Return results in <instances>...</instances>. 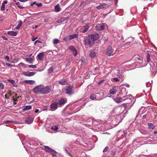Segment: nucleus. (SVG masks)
I'll return each instance as SVG.
<instances>
[{
    "instance_id": "f257e3e1",
    "label": "nucleus",
    "mask_w": 157,
    "mask_h": 157,
    "mask_svg": "<svg viewBox=\"0 0 157 157\" xmlns=\"http://www.w3.org/2000/svg\"><path fill=\"white\" fill-rule=\"evenodd\" d=\"M51 87L48 86H44L43 85L37 86L33 89V91L35 93L45 94L49 93L51 90Z\"/></svg>"
},
{
    "instance_id": "f03ea898",
    "label": "nucleus",
    "mask_w": 157,
    "mask_h": 157,
    "mask_svg": "<svg viewBox=\"0 0 157 157\" xmlns=\"http://www.w3.org/2000/svg\"><path fill=\"white\" fill-rule=\"evenodd\" d=\"M132 60L135 62L134 63L137 67H142L146 66L147 64L143 63L142 58L138 56H134L132 58Z\"/></svg>"
},
{
    "instance_id": "7ed1b4c3",
    "label": "nucleus",
    "mask_w": 157,
    "mask_h": 157,
    "mask_svg": "<svg viewBox=\"0 0 157 157\" xmlns=\"http://www.w3.org/2000/svg\"><path fill=\"white\" fill-rule=\"evenodd\" d=\"M123 98L124 99H123L122 98L117 97L114 99V100L116 103H121L122 101H124V100L127 99H128V102L129 103L131 102L132 99H134V98L132 97V95H129L124 96Z\"/></svg>"
},
{
    "instance_id": "20e7f679",
    "label": "nucleus",
    "mask_w": 157,
    "mask_h": 157,
    "mask_svg": "<svg viewBox=\"0 0 157 157\" xmlns=\"http://www.w3.org/2000/svg\"><path fill=\"white\" fill-rule=\"evenodd\" d=\"M150 65L151 73L154 75H155L157 73V60H151Z\"/></svg>"
},
{
    "instance_id": "39448f33",
    "label": "nucleus",
    "mask_w": 157,
    "mask_h": 157,
    "mask_svg": "<svg viewBox=\"0 0 157 157\" xmlns=\"http://www.w3.org/2000/svg\"><path fill=\"white\" fill-rule=\"evenodd\" d=\"M86 121L87 123L84 125L90 128H92L93 126L97 125V121L91 118H87L86 120Z\"/></svg>"
},
{
    "instance_id": "423d86ee",
    "label": "nucleus",
    "mask_w": 157,
    "mask_h": 157,
    "mask_svg": "<svg viewBox=\"0 0 157 157\" xmlns=\"http://www.w3.org/2000/svg\"><path fill=\"white\" fill-rule=\"evenodd\" d=\"M64 89L65 92L69 95H71L74 93L73 87L72 86H66Z\"/></svg>"
},
{
    "instance_id": "0eeeda50",
    "label": "nucleus",
    "mask_w": 157,
    "mask_h": 157,
    "mask_svg": "<svg viewBox=\"0 0 157 157\" xmlns=\"http://www.w3.org/2000/svg\"><path fill=\"white\" fill-rule=\"evenodd\" d=\"M143 141L140 140L138 139H137L134 140L132 143V146L133 147L134 149H136L137 147H139L141 145L144 144Z\"/></svg>"
},
{
    "instance_id": "6e6552de",
    "label": "nucleus",
    "mask_w": 157,
    "mask_h": 157,
    "mask_svg": "<svg viewBox=\"0 0 157 157\" xmlns=\"http://www.w3.org/2000/svg\"><path fill=\"white\" fill-rule=\"evenodd\" d=\"M84 42V44L86 45H92L94 44L93 41L92 40L89 35L85 38Z\"/></svg>"
},
{
    "instance_id": "1a4fd4ad",
    "label": "nucleus",
    "mask_w": 157,
    "mask_h": 157,
    "mask_svg": "<svg viewBox=\"0 0 157 157\" xmlns=\"http://www.w3.org/2000/svg\"><path fill=\"white\" fill-rule=\"evenodd\" d=\"M107 25L104 24H98L96 25L95 28L97 30H102L105 29V27Z\"/></svg>"
},
{
    "instance_id": "9d476101",
    "label": "nucleus",
    "mask_w": 157,
    "mask_h": 157,
    "mask_svg": "<svg viewBox=\"0 0 157 157\" xmlns=\"http://www.w3.org/2000/svg\"><path fill=\"white\" fill-rule=\"evenodd\" d=\"M58 105V102H53L50 105V110L52 111L56 110L57 109Z\"/></svg>"
},
{
    "instance_id": "9b49d317",
    "label": "nucleus",
    "mask_w": 157,
    "mask_h": 157,
    "mask_svg": "<svg viewBox=\"0 0 157 157\" xmlns=\"http://www.w3.org/2000/svg\"><path fill=\"white\" fill-rule=\"evenodd\" d=\"M114 49L112 48L110 46H109L106 49V53L107 55L109 56H111L113 55Z\"/></svg>"
},
{
    "instance_id": "f8f14e48",
    "label": "nucleus",
    "mask_w": 157,
    "mask_h": 157,
    "mask_svg": "<svg viewBox=\"0 0 157 157\" xmlns=\"http://www.w3.org/2000/svg\"><path fill=\"white\" fill-rule=\"evenodd\" d=\"M93 42L97 40L99 38V35L97 33L89 35Z\"/></svg>"
},
{
    "instance_id": "ddd939ff",
    "label": "nucleus",
    "mask_w": 157,
    "mask_h": 157,
    "mask_svg": "<svg viewBox=\"0 0 157 157\" xmlns=\"http://www.w3.org/2000/svg\"><path fill=\"white\" fill-rule=\"evenodd\" d=\"M36 73V72H29V71H27V72H22V74L23 75H24L26 76H28V77H30L31 76H32L34 75Z\"/></svg>"
},
{
    "instance_id": "4468645a",
    "label": "nucleus",
    "mask_w": 157,
    "mask_h": 157,
    "mask_svg": "<svg viewBox=\"0 0 157 157\" xmlns=\"http://www.w3.org/2000/svg\"><path fill=\"white\" fill-rule=\"evenodd\" d=\"M67 100L64 99L62 98L59 101L58 104L60 107L62 106L66 102Z\"/></svg>"
},
{
    "instance_id": "2eb2a0df",
    "label": "nucleus",
    "mask_w": 157,
    "mask_h": 157,
    "mask_svg": "<svg viewBox=\"0 0 157 157\" xmlns=\"http://www.w3.org/2000/svg\"><path fill=\"white\" fill-rule=\"evenodd\" d=\"M44 52H42L39 53L37 56V57L38 58L37 60L38 61H41L44 58Z\"/></svg>"
},
{
    "instance_id": "dca6fc26",
    "label": "nucleus",
    "mask_w": 157,
    "mask_h": 157,
    "mask_svg": "<svg viewBox=\"0 0 157 157\" xmlns=\"http://www.w3.org/2000/svg\"><path fill=\"white\" fill-rule=\"evenodd\" d=\"M120 89H121V92L120 93V94L121 95H123L124 94L126 95L127 93V92L126 91V88L125 87H122V88L121 87H120Z\"/></svg>"
},
{
    "instance_id": "f3484780",
    "label": "nucleus",
    "mask_w": 157,
    "mask_h": 157,
    "mask_svg": "<svg viewBox=\"0 0 157 157\" xmlns=\"http://www.w3.org/2000/svg\"><path fill=\"white\" fill-rule=\"evenodd\" d=\"M33 121V118L30 117H28L25 120L26 123L29 124H31Z\"/></svg>"
},
{
    "instance_id": "a211bd4d",
    "label": "nucleus",
    "mask_w": 157,
    "mask_h": 157,
    "mask_svg": "<svg viewBox=\"0 0 157 157\" xmlns=\"http://www.w3.org/2000/svg\"><path fill=\"white\" fill-rule=\"evenodd\" d=\"M7 34L8 35L12 36H16L17 34V32L13 31H8L7 33Z\"/></svg>"
},
{
    "instance_id": "6ab92c4d",
    "label": "nucleus",
    "mask_w": 157,
    "mask_h": 157,
    "mask_svg": "<svg viewBox=\"0 0 157 157\" xmlns=\"http://www.w3.org/2000/svg\"><path fill=\"white\" fill-rule=\"evenodd\" d=\"M106 5L107 4L106 3L102 4L101 5L98 6L97 7V8L98 10H100L105 8Z\"/></svg>"
},
{
    "instance_id": "aec40b11",
    "label": "nucleus",
    "mask_w": 157,
    "mask_h": 157,
    "mask_svg": "<svg viewBox=\"0 0 157 157\" xmlns=\"http://www.w3.org/2000/svg\"><path fill=\"white\" fill-rule=\"evenodd\" d=\"M24 82L30 85H33L34 84L35 81L33 80H25L24 81Z\"/></svg>"
},
{
    "instance_id": "412c9836",
    "label": "nucleus",
    "mask_w": 157,
    "mask_h": 157,
    "mask_svg": "<svg viewBox=\"0 0 157 157\" xmlns=\"http://www.w3.org/2000/svg\"><path fill=\"white\" fill-rule=\"evenodd\" d=\"M96 98V100H100L102 99V97L100 94L98 93L95 94Z\"/></svg>"
},
{
    "instance_id": "4be33fe9",
    "label": "nucleus",
    "mask_w": 157,
    "mask_h": 157,
    "mask_svg": "<svg viewBox=\"0 0 157 157\" xmlns=\"http://www.w3.org/2000/svg\"><path fill=\"white\" fill-rule=\"evenodd\" d=\"M96 55L95 52L94 50H90V56L91 58L94 57Z\"/></svg>"
},
{
    "instance_id": "5701e85b",
    "label": "nucleus",
    "mask_w": 157,
    "mask_h": 157,
    "mask_svg": "<svg viewBox=\"0 0 157 157\" xmlns=\"http://www.w3.org/2000/svg\"><path fill=\"white\" fill-rule=\"evenodd\" d=\"M61 8L59 4L56 5L55 7V10L56 12H58L60 11Z\"/></svg>"
},
{
    "instance_id": "b1692460",
    "label": "nucleus",
    "mask_w": 157,
    "mask_h": 157,
    "mask_svg": "<svg viewBox=\"0 0 157 157\" xmlns=\"http://www.w3.org/2000/svg\"><path fill=\"white\" fill-rule=\"evenodd\" d=\"M89 28V26L88 25H86L84 27V29L82 31V32L83 33H86Z\"/></svg>"
},
{
    "instance_id": "393cba45",
    "label": "nucleus",
    "mask_w": 157,
    "mask_h": 157,
    "mask_svg": "<svg viewBox=\"0 0 157 157\" xmlns=\"http://www.w3.org/2000/svg\"><path fill=\"white\" fill-rule=\"evenodd\" d=\"M32 108V106L31 105H26L23 108L22 110L23 111H26L31 109Z\"/></svg>"
},
{
    "instance_id": "a878e982",
    "label": "nucleus",
    "mask_w": 157,
    "mask_h": 157,
    "mask_svg": "<svg viewBox=\"0 0 157 157\" xmlns=\"http://www.w3.org/2000/svg\"><path fill=\"white\" fill-rule=\"evenodd\" d=\"M147 126H148V129H152L155 127V126L151 123H148L147 124Z\"/></svg>"
},
{
    "instance_id": "bb28decb",
    "label": "nucleus",
    "mask_w": 157,
    "mask_h": 157,
    "mask_svg": "<svg viewBox=\"0 0 157 157\" xmlns=\"http://www.w3.org/2000/svg\"><path fill=\"white\" fill-rule=\"evenodd\" d=\"M45 151L49 153H50L52 149L48 146H44V147Z\"/></svg>"
},
{
    "instance_id": "cd10ccee",
    "label": "nucleus",
    "mask_w": 157,
    "mask_h": 157,
    "mask_svg": "<svg viewBox=\"0 0 157 157\" xmlns=\"http://www.w3.org/2000/svg\"><path fill=\"white\" fill-rule=\"evenodd\" d=\"M117 92L116 89H114V88H112L109 91V93L112 95L114 94Z\"/></svg>"
},
{
    "instance_id": "c85d7f7f",
    "label": "nucleus",
    "mask_w": 157,
    "mask_h": 157,
    "mask_svg": "<svg viewBox=\"0 0 157 157\" xmlns=\"http://www.w3.org/2000/svg\"><path fill=\"white\" fill-rule=\"evenodd\" d=\"M25 60L30 63H31L33 62V59L31 58H26Z\"/></svg>"
},
{
    "instance_id": "c756f323",
    "label": "nucleus",
    "mask_w": 157,
    "mask_h": 157,
    "mask_svg": "<svg viewBox=\"0 0 157 157\" xmlns=\"http://www.w3.org/2000/svg\"><path fill=\"white\" fill-rule=\"evenodd\" d=\"M70 36L71 40L74 38H77L78 37V34L76 33H75Z\"/></svg>"
},
{
    "instance_id": "7c9ffc66",
    "label": "nucleus",
    "mask_w": 157,
    "mask_h": 157,
    "mask_svg": "<svg viewBox=\"0 0 157 157\" xmlns=\"http://www.w3.org/2000/svg\"><path fill=\"white\" fill-rule=\"evenodd\" d=\"M4 123L5 124H8V123H13L16 124H17V122L14 121H4Z\"/></svg>"
},
{
    "instance_id": "2f4dec72",
    "label": "nucleus",
    "mask_w": 157,
    "mask_h": 157,
    "mask_svg": "<svg viewBox=\"0 0 157 157\" xmlns=\"http://www.w3.org/2000/svg\"><path fill=\"white\" fill-rule=\"evenodd\" d=\"M22 21H19V23L15 27V29H18L20 28L21 27L22 24Z\"/></svg>"
},
{
    "instance_id": "473e14b6",
    "label": "nucleus",
    "mask_w": 157,
    "mask_h": 157,
    "mask_svg": "<svg viewBox=\"0 0 157 157\" xmlns=\"http://www.w3.org/2000/svg\"><path fill=\"white\" fill-rule=\"evenodd\" d=\"M51 128L52 130H54L55 131H57L58 129V125H53L51 127Z\"/></svg>"
},
{
    "instance_id": "72a5a7b5",
    "label": "nucleus",
    "mask_w": 157,
    "mask_h": 157,
    "mask_svg": "<svg viewBox=\"0 0 157 157\" xmlns=\"http://www.w3.org/2000/svg\"><path fill=\"white\" fill-rule=\"evenodd\" d=\"M59 84H60L62 85H65L67 84V82L66 80H60L59 81Z\"/></svg>"
},
{
    "instance_id": "f704fd0d",
    "label": "nucleus",
    "mask_w": 157,
    "mask_h": 157,
    "mask_svg": "<svg viewBox=\"0 0 157 157\" xmlns=\"http://www.w3.org/2000/svg\"><path fill=\"white\" fill-rule=\"evenodd\" d=\"M70 40H71V39L70 35L66 36L63 39V40L65 41H68Z\"/></svg>"
},
{
    "instance_id": "c9c22d12",
    "label": "nucleus",
    "mask_w": 157,
    "mask_h": 157,
    "mask_svg": "<svg viewBox=\"0 0 157 157\" xmlns=\"http://www.w3.org/2000/svg\"><path fill=\"white\" fill-rule=\"evenodd\" d=\"M90 98L92 100H96V98L95 94H93L90 95Z\"/></svg>"
},
{
    "instance_id": "e433bc0d",
    "label": "nucleus",
    "mask_w": 157,
    "mask_h": 157,
    "mask_svg": "<svg viewBox=\"0 0 157 157\" xmlns=\"http://www.w3.org/2000/svg\"><path fill=\"white\" fill-rule=\"evenodd\" d=\"M69 49L72 52H74L76 49L75 47L73 46H70L69 47Z\"/></svg>"
},
{
    "instance_id": "4c0bfd02",
    "label": "nucleus",
    "mask_w": 157,
    "mask_h": 157,
    "mask_svg": "<svg viewBox=\"0 0 157 157\" xmlns=\"http://www.w3.org/2000/svg\"><path fill=\"white\" fill-rule=\"evenodd\" d=\"M50 153H51L53 156H56L57 154L56 151L52 149Z\"/></svg>"
},
{
    "instance_id": "58836bf2",
    "label": "nucleus",
    "mask_w": 157,
    "mask_h": 157,
    "mask_svg": "<svg viewBox=\"0 0 157 157\" xmlns=\"http://www.w3.org/2000/svg\"><path fill=\"white\" fill-rule=\"evenodd\" d=\"M131 43V41H127L124 44V46L125 47H128V46L130 45Z\"/></svg>"
},
{
    "instance_id": "ea45409f",
    "label": "nucleus",
    "mask_w": 157,
    "mask_h": 157,
    "mask_svg": "<svg viewBox=\"0 0 157 157\" xmlns=\"http://www.w3.org/2000/svg\"><path fill=\"white\" fill-rule=\"evenodd\" d=\"M16 5L18 6L20 9H22L24 8V7H23L21 5L20 3L19 2H17L16 3Z\"/></svg>"
},
{
    "instance_id": "a19ab883",
    "label": "nucleus",
    "mask_w": 157,
    "mask_h": 157,
    "mask_svg": "<svg viewBox=\"0 0 157 157\" xmlns=\"http://www.w3.org/2000/svg\"><path fill=\"white\" fill-rule=\"evenodd\" d=\"M69 17H61L60 19L61 21V22H62L65 21L67 20L69 18Z\"/></svg>"
},
{
    "instance_id": "79ce46f5",
    "label": "nucleus",
    "mask_w": 157,
    "mask_h": 157,
    "mask_svg": "<svg viewBox=\"0 0 157 157\" xmlns=\"http://www.w3.org/2000/svg\"><path fill=\"white\" fill-rule=\"evenodd\" d=\"M146 58L147 62H149L150 60V55L148 53H147V54Z\"/></svg>"
},
{
    "instance_id": "37998d69",
    "label": "nucleus",
    "mask_w": 157,
    "mask_h": 157,
    "mask_svg": "<svg viewBox=\"0 0 157 157\" xmlns=\"http://www.w3.org/2000/svg\"><path fill=\"white\" fill-rule=\"evenodd\" d=\"M48 107L47 105L43 106L42 107V110L45 111L48 110Z\"/></svg>"
},
{
    "instance_id": "c03bdc74",
    "label": "nucleus",
    "mask_w": 157,
    "mask_h": 157,
    "mask_svg": "<svg viewBox=\"0 0 157 157\" xmlns=\"http://www.w3.org/2000/svg\"><path fill=\"white\" fill-rule=\"evenodd\" d=\"M122 86H125L129 88L130 87V85L129 84L127 83H125V84H123L121 85L120 86V87H121Z\"/></svg>"
},
{
    "instance_id": "a18cd8bd",
    "label": "nucleus",
    "mask_w": 157,
    "mask_h": 157,
    "mask_svg": "<svg viewBox=\"0 0 157 157\" xmlns=\"http://www.w3.org/2000/svg\"><path fill=\"white\" fill-rule=\"evenodd\" d=\"M59 42V40L58 39H55L53 40V43L54 44H57Z\"/></svg>"
},
{
    "instance_id": "49530a36",
    "label": "nucleus",
    "mask_w": 157,
    "mask_h": 157,
    "mask_svg": "<svg viewBox=\"0 0 157 157\" xmlns=\"http://www.w3.org/2000/svg\"><path fill=\"white\" fill-rule=\"evenodd\" d=\"M117 76L119 77V78H121L122 77V74H121L119 71H117Z\"/></svg>"
},
{
    "instance_id": "de8ad7c7",
    "label": "nucleus",
    "mask_w": 157,
    "mask_h": 157,
    "mask_svg": "<svg viewBox=\"0 0 157 157\" xmlns=\"http://www.w3.org/2000/svg\"><path fill=\"white\" fill-rule=\"evenodd\" d=\"M128 132V130L127 129H126L123 131V132L124 137H126Z\"/></svg>"
},
{
    "instance_id": "09e8293b",
    "label": "nucleus",
    "mask_w": 157,
    "mask_h": 157,
    "mask_svg": "<svg viewBox=\"0 0 157 157\" xmlns=\"http://www.w3.org/2000/svg\"><path fill=\"white\" fill-rule=\"evenodd\" d=\"M134 38L132 37H130L128 38L127 40V41H131V42L133 40Z\"/></svg>"
},
{
    "instance_id": "8fccbe9b",
    "label": "nucleus",
    "mask_w": 157,
    "mask_h": 157,
    "mask_svg": "<svg viewBox=\"0 0 157 157\" xmlns=\"http://www.w3.org/2000/svg\"><path fill=\"white\" fill-rule=\"evenodd\" d=\"M128 104V103H123L122 104V105L124 108H127Z\"/></svg>"
},
{
    "instance_id": "3c124183",
    "label": "nucleus",
    "mask_w": 157,
    "mask_h": 157,
    "mask_svg": "<svg viewBox=\"0 0 157 157\" xmlns=\"http://www.w3.org/2000/svg\"><path fill=\"white\" fill-rule=\"evenodd\" d=\"M1 10L3 11L5 10V5L4 3L2 4V6L1 7Z\"/></svg>"
},
{
    "instance_id": "603ef678",
    "label": "nucleus",
    "mask_w": 157,
    "mask_h": 157,
    "mask_svg": "<svg viewBox=\"0 0 157 157\" xmlns=\"http://www.w3.org/2000/svg\"><path fill=\"white\" fill-rule=\"evenodd\" d=\"M28 67L29 68H36V65H29Z\"/></svg>"
},
{
    "instance_id": "864d4df0",
    "label": "nucleus",
    "mask_w": 157,
    "mask_h": 157,
    "mask_svg": "<svg viewBox=\"0 0 157 157\" xmlns=\"http://www.w3.org/2000/svg\"><path fill=\"white\" fill-rule=\"evenodd\" d=\"M73 52V55L74 56H76L77 55L78 53H77V52L76 49L75 51H74V52Z\"/></svg>"
},
{
    "instance_id": "5fc2aeb1",
    "label": "nucleus",
    "mask_w": 157,
    "mask_h": 157,
    "mask_svg": "<svg viewBox=\"0 0 157 157\" xmlns=\"http://www.w3.org/2000/svg\"><path fill=\"white\" fill-rule=\"evenodd\" d=\"M53 68L52 67H50L48 70V72L49 73H51L53 71Z\"/></svg>"
},
{
    "instance_id": "6e6d98bb",
    "label": "nucleus",
    "mask_w": 157,
    "mask_h": 157,
    "mask_svg": "<svg viewBox=\"0 0 157 157\" xmlns=\"http://www.w3.org/2000/svg\"><path fill=\"white\" fill-rule=\"evenodd\" d=\"M128 103V104L127 105V109H129L132 106L133 104V103H132V104L130 105L129 103Z\"/></svg>"
},
{
    "instance_id": "4d7b16f0",
    "label": "nucleus",
    "mask_w": 157,
    "mask_h": 157,
    "mask_svg": "<svg viewBox=\"0 0 157 157\" xmlns=\"http://www.w3.org/2000/svg\"><path fill=\"white\" fill-rule=\"evenodd\" d=\"M4 85L2 83H0V88L2 89H3L4 88Z\"/></svg>"
},
{
    "instance_id": "13d9d810",
    "label": "nucleus",
    "mask_w": 157,
    "mask_h": 157,
    "mask_svg": "<svg viewBox=\"0 0 157 157\" xmlns=\"http://www.w3.org/2000/svg\"><path fill=\"white\" fill-rule=\"evenodd\" d=\"M8 81L10 82L12 84H14L15 83V81L12 79H8Z\"/></svg>"
},
{
    "instance_id": "bf43d9fd",
    "label": "nucleus",
    "mask_w": 157,
    "mask_h": 157,
    "mask_svg": "<svg viewBox=\"0 0 157 157\" xmlns=\"http://www.w3.org/2000/svg\"><path fill=\"white\" fill-rule=\"evenodd\" d=\"M36 5L38 7H40L42 6V4L41 3H36Z\"/></svg>"
},
{
    "instance_id": "052dcab7",
    "label": "nucleus",
    "mask_w": 157,
    "mask_h": 157,
    "mask_svg": "<svg viewBox=\"0 0 157 157\" xmlns=\"http://www.w3.org/2000/svg\"><path fill=\"white\" fill-rule=\"evenodd\" d=\"M117 120V119H115V120H112V123L113 124V125H117L119 122H118L117 124H116V123H114V121H116Z\"/></svg>"
},
{
    "instance_id": "680f3d73",
    "label": "nucleus",
    "mask_w": 157,
    "mask_h": 157,
    "mask_svg": "<svg viewBox=\"0 0 157 157\" xmlns=\"http://www.w3.org/2000/svg\"><path fill=\"white\" fill-rule=\"evenodd\" d=\"M6 65H7L8 66H10L11 67H14V65L10 63H6Z\"/></svg>"
},
{
    "instance_id": "e2e57ef3",
    "label": "nucleus",
    "mask_w": 157,
    "mask_h": 157,
    "mask_svg": "<svg viewBox=\"0 0 157 157\" xmlns=\"http://www.w3.org/2000/svg\"><path fill=\"white\" fill-rule=\"evenodd\" d=\"M108 149V147H105V148L104 149L103 152H106Z\"/></svg>"
},
{
    "instance_id": "0e129e2a",
    "label": "nucleus",
    "mask_w": 157,
    "mask_h": 157,
    "mask_svg": "<svg viewBox=\"0 0 157 157\" xmlns=\"http://www.w3.org/2000/svg\"><path fill=\"white\" fill-rule=\"evenodd\" d=\"M41 43V42L40 40H37L35 42L34 44L35 45H36L37 43Z\"/></svg>"
},
{
    "instance_id": "69168bd1",
    "label": "nucleus",
    "mask_w": 157,
    "mask_h": 157,
    "mask_svg": "<svg viewBox=\"0 0 157 157\" xmlns=\"http://www.w3.org/2000/svg\"><path fill=\"white\" fill-rule=\"evenodd\" d=\"M2 39L5 40H8V39L6 37H5V36H2Z\"/></svg>"
},
{
    "instance_id": "338daca9",
    "label": "nucleus",
    "mask_w": 157,
    "mask_h": 157,
    "mask_svg": "<svg viewBox=\"0 0 157 157\" xmlns=\"http://www.w3.org/2000/svg\"><path fill=\"white\" fill-rule=\"evenodd\" d=\"M5 59H7V61H10V58L9 56H5Z\"/></svg>"
},
{
    "instance_id": "774afa93",
    "label": "nucleus",
    "mask_w": 157,
    "mask_h": 157,
    "mask_svg": "<svg viewBox=\"0 0 157 157\" xmlns=\"http://www.w3.org/2000/svg\"><path fill=\"white\" fill-rule=\"evenodd\" d=\"M114 81L116 82H118L119 81V79L117 78H113Z\"/></svg>"
}]
</instances>
